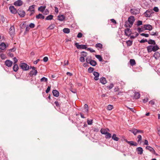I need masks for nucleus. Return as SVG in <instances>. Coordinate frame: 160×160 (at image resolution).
I'll return each instance as SVG.
<instances>
[{"label": "nucleus", "instance_id": "obj_1", "mask_svg": "<svg viewBox=\"0 0 160 160\" xmlns=\"http://www.w3.org/2000/svg\"><path fill=\"white\" fill-rule=\"evenodd\" d=\"M148 52L150 53L152 51L155 52L158 50L159 48L157 45H150L147 47Z\"/></svg>", "mask_w": 160, "mask_h": 160}, {"label": "nucleus", "instance_id": "obj_2", "mask_svg": "<svg viewBox=\"0 0 160 160\" xmlns=\"http://www.w3.org/2000/svg\"><path fill=\"white\" fill-rule=\"evenodd\" d=\"M19 66L24 71H27L29 68V66L24 62L21 63L19 64Z\"/></svg>", "mask_w": 160, "mask_h": 160}, {"label": "nucleus", "instance_id": "obj_3", "mask_svg": "<svg viewBox=\"0 0 160 160\" xmlns=\"http://www.w3.org/2000/svg\"><path fill=\"white\" fill-rule=\"evenodd\" d=\"M75 45L78 49H86L87 48V46L86 45L79 44L78 42H76L75 43Z\"/></svg>", "mask_w": 160, "mask_h": 160}, {"label": "nucleus", "instance_id": "obj_4", "mask_svg": "<svg viewBox=\"0 0 160 160\" xmlns=\"http://www.w3.org/2000/svg\"><path fill=\"white\" fill-rule=\"evenodd\" d=\"M17 13L19 16L21 18L24 17L25 15V12L21 9H18Z\"/></svg>", "mask_w": 160, "mask_h": 160}, {"label": "nucleus", "instance_id": "obj_5", "mask_svg": "<svg viewBox=\"0 0 160 160\" xmlns=\"http://www.w3.org/2000/svg\"><path fill=\"white\" fill-rule=\"evenodd\" d=\"M153 13L152 11L151 10H147L144 13L145 16L146 17H150L152 16Z\"/></svg>", "mask_w": 160, "mask_h": 160}, {"label": "nucleus", "instance_id": "obj_6", "mask_svg": "<svg viewBox=\"0 0 160 160\" xmlns=\"http://www.w3.org/2000/svg\"><path fill=\"white\" fill-rule=\"evenodd\" d=\"M13 62L12 61L9 60H7L5 62V65L8 67H11L12 66Z\"/></svg>", "mask_w": 160, "mask_h": 160}, {"label": "nucleus", "instance_id": "obj_7", "mask_svg": "<svg viewBox=\"0 0 160 160\" xmlns=\"http://www.w3.org/2000/svg\"><path fill=\"white\" fill-rule=\"evenodd\" d=\"M9 9L10 11V12L13 14H16L17 13L18 10H17V9L15 8L13 6H11L9 7Z\"/></svg>", "mask_w": 160, "mask_h": 160}, {"label": "nucleus", "instance_id": "obj_8", "mask_svg": "<svg viewBox=\"0 0 160 160\" xmlns=\"http://www.w3.org/2000/svg\"><path fill=\"white\" fill-rule=\"evenodd\" d=\"M135 21V19L134 17L133 16H131L128 18V21L129 22L130 24L133 25Z\"/></svg>", "mask_w": 160, "mask_h": 160}, {"label": "nucleus", "instance_id": "obj_9", "mask_svg": "<svg viewBox=\"0 0 160 160\" xmlns=\"http://www.w3.org/2000/svg\"><path fill=\"white\" fill-rule=\"evenodd\" d=\"M9 32L11 36L14 35V34H15V28L14 25H12L10 27L9 29Z\"/></svg>", "mask_w": 160, "mask_h": 160}, {"label": "nucleus", "instance_id": "obj_10", "mask_svg": "<svg viewBox=\"0 0 160 160\" xmlns=\"http://www.w3.org/2000/svg\"><path fill=\"white\" fill-rule=\"evenodd\" d=\"M143 28L145 30L151 31L152 29V27L150 24H145L143 25Z\"/></svg>", "mask_w": 160, "mask_h": 160}, {"label": "nucleus", "instance_id": "obj_11", "mask_svg": "<svg viewBox=\"0 0 160 160\" xmlns=\"http://www.w3.org/2000/svg\"><path fill=\"white\" fill-rule=\"evenodd\" d=\"M125 35L129 37L130 36L131 33V30L129 28H127L124 30Z\"/></svg>", "mask_w": 160, "mask_h": 160}, {"label": "nucleus", "instance_id": "obj_12", "mask_svg": "<svg viewBox=\"0 0 160 160\" xmlns=\"http://www.w3.org/2000/svg\"><path fill=\"white\" fill-rule=\"evenodd\" d=\"M93 75L95 76L94 78V79L96 80L97 81L99 79V77L100 75V74L99 72L94 71L93 72Z\"/></svg>", "mask_w": 160, "mask_h": 160}, {"label": "nucleus", "instance_id": "obj_13", "mask_svg": "<svg viewBox=\"0 0 160 160\" xmlns=\"http://www.w3.org/2000/svg\"><path fill=\"white\" fill-rule=\"evenodd\" d=\"M130 12L132 14L136 15L139 13V11L137 9H131Z\"/></svg>", "mask_w": 160, "mask_h": 160}, {"label": "nucleus", "instance_id": "obj_14", "mask_svg": "<svg viewBox=\"0 0 160 160\" xmlns=\"http://www.w3.org/2000/svg\"><path fill=\"white\" fill-rule=\"evenodd\" d=\"M136 151L138 154H142L143 151L142 148L141 147L137 148L136 149Z\"/></svg>", "mask_w": 160, "mask_h": 160}, {"label": "nucleus", "instance_id": "obj_15", "mask_svg": "<svg viewBox=\"0 0 160 160\" xmlns=\"http://www.w3.org/2000/svg\"><path fill=\"white\" fill-rule=\"evenodd\" d=\"M22 4V2L21 0H18L15 1L14 5L15 6H20Z\"/></svg>", "mask_w": 160, "mask_h": 160}, {"label": "nucleus", "instance_id": "obj_16", "mask_svg": "<svg viewBox=\"0 0 160 160\" xmlns=\"http://www.w3.org/2000/svg\"><path fill=\"white\" fill-rule=\"evenodd\" d=\"M38 73L37 70H35L34 72L33 70H31L29 73V75L30 77H32L33 75L36 76Z\"/></svg>", "mask_w": 160, "mask_h": 160}, {"label": "nucleus", "instance_id": "obj_17", "mask_svg": "<svg viewBox=\"0 0 160 160\" xmlns=\"http://www.w3.org/2000/svg\"><path fill=\"white\" fill-rule=\"evenodd\" d=\"M100 82L102 84H105L107 83V81L106 78L105 77H102L100 78L99 79Z\"/></svg>", "mask_w": 160, "mask_h": 160}, {"label": "nucleus", "instance_id": "obj_18", "mask_svg": "<svg viewBox=\"0 0 160 160\" xmlns=\"http://www.w3.org/2000/svg\"><path fill=\"white\" fill-rule=\"evenodd\" d=\"M104 59L106 60L105 61V62H108L107 60H108L110 58V56L109 54L107 52H105L104 55Z\"/></svg>", "mask_w": 160, "mask_h": 160}, {"label": "nucleus", "instance_id": "obj_19", "mask_svg": "<svg viewBox=\"0 0 160 160\" xmlns=\"http://www.w3.org/2000/svg\"><path fill=\"white\" fill-rule=\"evenodd\" d=\"M153 57L156 60H157L160 57V53L156 51L153 55Z\"/></svg>", "mask_w": 160, "mask_h": 160}, {"label": "nucleus", "instance_id": "obj_20", "mask_svg": "<svg viewBox=\"0 0 160 160\" xmlns=\"http://www.w3.org/2000/svg\"><path fill=\"white\" fill-rule=\"evenodd\" d=\"M7 48L6 45L5 44L4 42H2L0 44V49L2 50H5Z\"/></svg>", "mask_w": 160, "mask_h": 160}, {"label": "nucleus", "instance_id": "obj_21", "mask_svg": "<svg viewBox=\"0 0 160 160\" xmlns=\"http://www.w3.org/2000/svg\"><path fill=\"white\" fill-rule=\"evenodd\" d=\"M58 19L61 21L65 20V17L63 15H59L58 16Z\"/></svg>", "mask_w": 160, "mask_h": 160}, {"label": "nucleus", "instance_id": "obj_22", "mask_svg": "<svg viewBox=\"0 0 160 160\" xmlns=\"http://www.w3.org/2000/svg\"><path fill=\"white\" fill-rule=\"evenodd\" d=\"M52 93L53 96L58 97L59 96V92L56 90H53L52 91Z\"/></svg>", "mask_w": 160, "mask_h": 160}, {"label": "nucleus", "instance_id": "obj_23", "mask_svg": "<svg viewBox=\"0 0 160 160\" xmlns=\"http://www.w3.org/2000/svg\"><path fill=\"white\" fill-rule=\"evenodd\" d=\"M36 18L37 19H43L45 18V17L42 14L39 13L38 15L36 16Z\"/></svg>", "mask_w": 160, "mask_h": 160}, {"label": "nucleus", "instance_id": "obj_24", "mask_svg": "<svg viewBox=\"0 0 160 160\" xmlns=\"http://www.w3.org/2000/svg\"><path fill=\"white\" fill-rule=\"evenodd\" d=\"M140 94L139 92H135L133 96V98L135 99H138L140 98Z\"/></svg>", "mask_w": 160, "mask_h": 160}, {"label": "nucleus", "instance_id": "obj_25", "mask_svg": "<svg viewBox=\"0 0 160 160\" xmlns=\"http://www.w3.org/2000/svg\"><path fill=\"white\" fill-rule=\"evenodd\" d=\"M132 25L131 24L129 23V22L128 21H126L125 22L124 26L126 28H131Z\"/></svg>", "mask_w": 160, "mask_h": 160}, {"label": "nucleus", "instance_id": "obj_26", "mask_svg": "<svg viewBox=\"0 0 160 160\" xmlns=\"http://www.w3.org/2000/svg\"><path fill=\"white\" fill-rule=\"evenodd\" d=\"M148 43L149 44H151V45H157L155 41L151 39H149L148 40Z\"/></svg>", "mask_w": 160, "mask_h": 160}, {"label": "nucleus", "instance_id": "obj_27", "mask_svg": "<svg viewBox=\"0 0 160 160\" xmlns=\"http://www.w3.org/2000/svg\"><path fill=\"white\" fill-rule=\"evenodd\" d=\"M35 6V5H34L30 6L28 9V11L35 12V10L34 9Z\"/></svg>", "mask_w": 160, "mask_h": 160}, {"label": "nucleus", "instance_id": "obj_28", "mask_svg": "<svg viewBox=\"0 0 160 160\" xmlns=\"http://www.w3.org/2000/svg\"><path fill=\"white\" fill-rule=\"evenodd\" d=\"M89 63L92 66H95L97 64V62L94 60H91Z\"/></svg>", "mask_w": 160, "mask_h": 160}, {"label": "nucleus", "instance_id": "obj_29", "mask_svg": "<svg viewBox=\"0 0 160 160\" xmlns=\"http://www.w3.org/2000/svg\"><path fill=\"white\" fill-rule=\"evenodd\" d=\"M46 8V6H42L38 8V10L40 11L43 12L45 10Z\"/></svg>", "mask_w": 160, "mask_h": 160}, {"label": "nucleus", "instance_id": "obj_30", "mask_svg": "<svg viewBox=\"0 0 160 160\" xmlns=\"http://www.w3.org/2000/svg\"><path fill=\"white\" fill-rule=\"evenodd\" d=\"M13 71L15 72H17L18 69V67L17 64H13Z\"/></svg>", "mask_w": 160, "mask_h": 160}, {"label": "nucleus", "instance_id": "obj_31", "mask_svg": "<svg viewBox=\"0 0 160 160\" xmlns=\"http://www.w3.org/2000/svg\"><path fill=\"white\" fill-rule=\"evenodd\" d=\"M130 64L132 66H133L136 65L135 61L134 59H130L129 61Z\"/></svg>", "mask_w": 160, "mask_h": 160}, {"label": "nucleus", "instance_id": "obj_32", "mask_svg": "<svg viewBox=\"0 0 160 160\" xmlns=\"http://www.w3.org/2000/svg\"><path fill=\"white\" fill-rule=\"evenodd\" d=\"M112 137V139L115 141H118L119 140V138L116 136V135L115 134H113Z\"/></svg>", "mask_w": 160, "mask_h": 160}, {"label": "nucleus", "instance_id": "obj_33", "mask_svg": "<svg viewBox=\"0 0 160 160\" xmlns=\"http://www.w3.org/2000/svg\"><path fill=\"white\" fill-rule=\"evenodd\" d=\"M128 143L131 146H137L138 145V144L136 142L133 141H129L128 142Z\"/></svg>", "mask_w": 160, "mask_h": 160}, {"label": "nucleus", "instance_id": "obj_34", "mask_svg": "<svg viewBox=\"0 0 160 160\" xmlns=\"http://www.w3.org/2000/svg\"><path fill=\"white\" fill-rule=\"evenodd\" d=\"M146 149L147 150H149L150 152H151L152 153H153V151H154V149L150 146H147L146 147Z\"/></svg>", "mask_w": 160, "mask_h": 160}, {"label": "nucleus", "instance_id": "obj_35", "mask_svg": "<svg viewBox=\"0 0 160 160\" xmlns=\"http://www.w3.org/2000/svg\"><path fill=\"white\" fill-rule=\"evenodd\" d=\"M95 47L99 49H102V45L100 43H97L95 45Z\"/></svg>", "mask_w": 160, "mask_h": 160}, {"label": "nucleus", "instance_id": "obj_36", "mask_svg": "<svg viewBox=\"0 0 160 160\" xmlns=\"http://www.w3.org/2000/svg\"><path fill=\"white\" fill-rule=\"evenodd\" d=\"M126 43L127 44V46L128 47H129L132 45V41L130 40H128L126 42Z\"/></svg>", "mask_w": 160, "mask_h": 160}, {"label": "nucleus", "instance_id": "obj_37", "mask_svg": "<svg viewBox=\"0 0 160 160\" xmlns=\"http://www.w3.org/2000/svg\"><path fill=\"white\" fill-rule=\"evenodd\" d=\"M105 135H106L105 138L106 139H109L112 137L111 134L109 132H107Z\"/></svg>", "mask_w": 160, "mask_h": 160}, {"label": "nucleus", "instance_id": "obj_38", "mask_svg": "<svg viewBox=\"0 0 160 160\" xmlns=\"http://www.w3.org/2000/svg\"><path fill=\"white\" fill-rule=\"evenodd\" d=\"M53 16L52 15H50L46 17L45 18L46 20H51L53 19Z\"/></svg>", "mask_w": 160, "mask_h": 160}, {"label": "nucleus", "instance_id": "obj_39", "mask_svg": "<svg viewBox=\"0 0 160 160\" xmlns=\"http://www.w3.org/2000/svg\"><path fill=\"white\" fill-rule=\"evenodd\" d=\"M95 57L98 59L100 62H101L102 61V56L99 55H96L95 56Z\"/></svg>", "mask_w": 160, "mask_h": 160}, {"label": "nucleus", "instance_id": "obj_40", "mask_svg": "<svg viewBox=\"0 0 160 160\" xmlns=\"http://www.w3.org/2000/svg\"><path fill=\"white\" fill-rule=\"evenodd\" d=\"M63 32L65 33H68L70 32V29L67 28H64L63 30Z\"/></svg>", "mask_w": 160, "mask_h": 160}, {"label": "nucleus", "instance_id": "obj_41", "mask_svg": "<svg viewBox=\"0 0 160 160\" xmlns=\"http://www.w3.org/2000/svg\"><path fill=\"white\" fill-rule=\"evenodd\" d=\"M130 131L132 133L135 135L138 133L137 132V129L134 128L132 130H130Z\"/></svg>", "mask_w": 160, "mask_h": 160}, {"label": "nucleus", "instance_id": "obj_42", "mask_svg": "<svg viewBox=\"0 0 160 160\" xmlns=\"http://www.w3.org/2000/svg\"><path fill=\"white\" fill-rule=\"evenodd\" d=\"M86 62L88 63H89V62L91 60H92V57L90 56H88L86 59Z\"/></svg>", "mask_w": 160, "mask_h": 160}, {"label": "nucleus", "instance_id": "obj_43", "mask_svg": "<svg viewBox=\"0 0 160 160\" xmlns=\"http://www.w3.org/2000/svg\"><path fill=\"white\" fill-rule=\"evenodd\" d=\"M113 108V106L109 104L107 108V109L108 110H111Z\"/></svg>", "mask_w": 160, "mask_h": 160}, {"label": "nucleus", "instance_id": "obj_44", "mask_svg": "<svg viewBox=\"0 0 160 160\" xmlns=\"http://www.w3.org/2000/svg\"><path fill=\"white\" fill-rule=\"evenodd\" d=\"M149 32L150 34L152 36H158V32Z\"/></svg>", "mask_w": 160, "mask_h": 160}, {"label": "nucleus", "instance_id": "obj_45", "mask_svg": "<svg viewBox=\"0 0 160 160\" xmlns=\"http://www.w3.org/2000/svg\"><path fill=\"white\" fill-rule=\"evenodd\" d=\"M100 132L102 134L105 135L107 132L106 129L102 128L101 129Z\"/></svg>", "mask_w": 160, "mask_h": 160}, {"label": "nucleus", "instance_id": "obj_46", "mask_svg": "<svg viewBox=\"0 0 160 160\" xmlns=\"http://www.w3.org/2000/svg\"><path fill=\"white\" fill-rule=\"evenodd\" d=\"M40 81L41 82H47L48 79L47 78L45 77H43L41 79Z\"/></svg>", "mask_w": 160, "mask_h": 160}, {"label": "nucleus", "instance_id": "obj_47", "mask_svg": "<svg viewBox=\"0 0 160 160\" xmlns=\"http://www.w3.org/2000/svg\"><path fill=\"white\" fill-rule=\"evenodd\" d=\"M81 56L84 57H86L87 55V53L84 51H82L81 52Z\"/></svg>", "mask_w": 160, "mask_h": 160}, {"label": "nucleus", "instance_id": "obj_48", "mask_svg": "<svg viewBox=\"0 0 160 160\" xmlns=\"http://www.w3.org/2000/svg\"><path fill=\"white\" fill-rule=\"evenodd\" d=\"M94 70V68L92 67L89 68L88 69V72L89 73H91L93 72Z\"/></svg>", "mask_w": 160, "mask_h": 160}, {"label": "nucleus", "instance_id": "obj_49", "mask_svg": "<svg viewBox=\"0 0 160 160\" xmlns=\"http://www.w3.org/2000/svg\"><path fill=\"white\" fill-rule=\"evenodd\" d=\"M84 109H85V111L86 112L88 113V108L87 104H85L84 106Z\"/></svg>", "mask_w": 160, "mask_h": 160}, {"label": "nucleus", "instance_id": "obj_50", "mask_svg": "<svg viewBox=\"0 0 160 160\" xmlns=\"http://www.w3.org/2000/svg\"><path fill=\"white\" fill-rule=\"evenodd\" d=\"M54 104H55L56 106L58 108H60V105L59 103L57 101H56L54 102Z\"/></svg>", "mask_w": 160, "mask_h": 160}, {"label": "nucleus", "instance_id": "obj_51", "mask_svg": "<svg viewBox=\"0 0 160 160\" xmlns=\"http://www.w3.org/2000/svg\"><path fill=\"white\" fill-rule=\"evenodd\" d=\"M113 86V83H111L110 85L109 86H107L106 88L109 89H112Z\"/></svg>", "mask_w": 160, "mask_h": 160}, {"label": "nucleus", "instance_id": "obj_52", "mask_svg": "<svg viewBox=\"0 0 160 160\" xmlns=\"http://www.w3.org/2000/svg\"><path fill=\"white\" fill-rule=\"evenodd\" d=\"M142 24V22L140 20H138L137 22V24H136L137 26H138Z\"/></svg>", "mask_w": 160, "mask_h": 160}, {"label": "nucleus", "instance_id": "obj_53", "mask_svg": "<svg viewBox=\"0 0 160 160\" xmlns=\"http://www.w3.org/2000/svg\"><path fill=\"white\" fill-rule=\"evenodd\" d=\"M79 60L81 62H84L85 61L84 57L81 56L79 58Z\"/></svg>", "mask_w": 160, "mask_h": 160}, {"label": "nucleus", "instance_id": "obj_54", "mask_svg": "<svg viewBox=\"0 0 160 160\" xmlns=\"http://www.w3.org/2000/svg\"><path fill=\"white\" fill-rule=\"evenodd\" d=\"M51 86L50 85L48 86V88L46 90V92L47 93H48L50 91L51 89Z\"/></svg>", "mask_w": 160, "mask_h": 160}, {"label": "nucleus", "instance_id": "obj_55", "mask_svg": "<svg viewBox=\"0 0 160 160\" xmlns=\"http://www.w3.org/2000/svg\"><path fill=\"white\" fill-rule=\"evenodd\" d=\"M16 50V48H15V47H14L12 49L8 50L7 51L11 52H14Z\"/></svg>", "mask_w": 160, "mask_h": 160}, {"label": "nucleus", "instance_id": "obj_56", "mask_svg": "<svg viewBox=\"0 0 160 160\" xmlns=\"http://www.w3.org/2000/svg\"><path fill=\"white\" fill-rule=\"evenodd\" d=\"M138 141H137V142H141V140H142V136L141 135H138Z\"/></svg>", "mask_w": 160, "mask_h": 160}, {"label": "nucleus", "instance_id": "obj_57", "mask_svg": "<svg viewBox=\"0 0 160 160\" xmlns=\"http://www.w3.org/2000/svg\"><path fill=\"white\" fill-rule=\"evenodd\" d=\"M7 53L8 56L10 57H13L14 55L13 53H11L10 52L7 51Z\"/></svg>", "mask_w": 160, "mask_h": 160}, {"label": "nucleus", "instance_id": "obj_58", "mask_svg": "<svg viewBox=\"0 0 160 160\" xmlns=\"http://www.w3.org/2000/svg\"><path fill=\"white\" fill-rule=\"evenodd\" d=\"M30 28V27H29L28 26H27L26 27V29H25V31L24 32V35H25V34L27 32L29 31Z\"/></svg>", "mask_w": 160, "mask_h": 160}, {"label": "nucleus", "instance_id": "obj_59", "mask_svg": "<svg viewBox=\"0 0 160 160\" xmlns=\"http://www.w3.org/2000/svg\"><path fill=\"white\" fill-rule=\"evenodd\" d=\"M93 120L92 119H91L90 120H87V122L88 124L89 125H91L92 124Z\"/></svg>", "mask_w": 160, "mask_h": 160}, {"label": "nucleus", "instance_id": "obj_60", "mask_svg": "<svg viewBox=\"0 0 160 160\" xmlns=\"http://www.w3.org/2000/svg\"><path fill=\"white\" fill-rule=\"evenodd\" d=\"M55 27V25L54 24H51L50 25L49 27L48 28H49L50 30L53 29Z\"/></svg>", "mask_w": 160, "mask_h": 160}, {"label": "nucleus", "instance_id": "obj_61", "mask_svg": "<svg viewBox=\"0 0 160 160\" xmlns=\"http://www.w3.org/2000/svg\"><path fill=\"white\" fill-rule=\"evenodd\" d=\"M35 24L32 23H31L29 25V27L31 28H33L35 27Z\"/></svg>", "mask_w": 160, "mask_h": 160}, {"label": "nucleus", "instance_id": "obj_62", "mask_svg": "<svg viewBox=\"0 0 160 160\" xmlns=\"http://www.w3.org/2000/svg\"><path fill=\"white\" fill-rule=\"evenodd\" d=\"M140 35L145 37H149V34L147 33H142L140 34Z\"/></svg>", "mask_w": 160, "mask_h": 160}, {"label": "nucleus", "instance_id": "obj_63", "mask_svg": "<svg viewBox=\"0 0 160 160\" xmlns=\"http://www.w3.org/2000/svg\"><path fill=\"white\" fill-rule=\"evenodd\" d=\"M87 50H89L91 52H95V50L92 49L91 48H87Z\"/></svg>", "mask_w": 160, "mask_h": 160}, {"label": "nucleus", "instance_id": "obj_64", "mask_svg": "<svg viewBox=\"0 0 160 160\" xmlns=\"http://www.w3.org/2000/svg\"><path fill=\"white\" fill-rule=\"evenodd\" d=\"M137 30H138V32L139 33H140L141 32L143 31L144 30L143 28H141L139 27L137 28Z\"/></svg>", "mask_w": 160, "mask_h": 160}]
</instances>
